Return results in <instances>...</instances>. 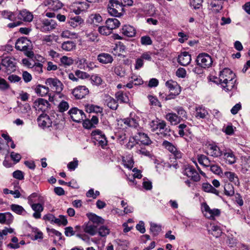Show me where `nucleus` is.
Here are the masks:
<instances>
[{"label": "nucleus", "mask_w": 250, "mask_h": 250, "mask_svg": "<svg viewBox=\"0 0 250 250\" xmlns=\"http://www.w3.org/2000/svg\"><path fill=\"white\" fill-rule=\"evenodd\" d=\"M112 71L117 76L123 77L125 75V71L123 67L121 65L114 66L112 68Z\"/></svg>", "instance_id": "3c124183"}, {"label": "nucleus", "mask_w": 250, "mask_h": 250, "mask_svg": "<svg viewBox=\"0 0 250 250\" xmlns=\"http://www.w3.org/2000/svg\"><path fill=\"white\" fill-rule=\"evenodd\" d=\"M1 64L6 68L7 73H11L15 70L16 65L13 60L9 57H6L1 60Z\"/></svg>", "instance_id": "dca6fc26"}, {"label": "nucleus", "mask_w": 250, "mask_h": 250, "mask_svg": "<svg viewBox=\"0 0 250 250\" xmlns=\"http://www.w3.org/2000/svg\"><path fill=\"white\" fill-rule=\"evenodd\" d=\"M148 98L151 105L158 106L160 107H161V104L156 97L151 95H148Z\"/></svg>", "instance_id": "0e129e2a"}, {"label": "nucleus", "mask_w": 250, "mask_h": 250, "mask_svg": "<svg viewBox=\"0 0 250 250\" xmlns=\"http://www.w3.org/2000/svg\"><path fill=\"white\" fill-rule=\"evenodd\" d=\"M163 120L156 119L154 120H152L149 124L150 130L152 132L158 131L162 122Z\"/></svg>", "instance_id": "37998d69"}, {"label": "nucleus", "mask_w": 250, "mask_h": 250, "mask_svg": "<svg viewBox=\"0 0 250 250\" xmlns=\"http://www.w3.org/2000/svg\"><path fill=\"white\" fill-rule=\"evenodd\" d=\"M2 15L4 18L8 19L11 21H14L16 19L15 14L10 11H4L2 12Z\"/></svg>", "instance_id": "052dcab7"}, {"label": "nucleus", "mask_w": 250, "mask_h": 250, "mask_svg": "<svg viewBox=\"0 0 250 250\" xmlns=\"http://www.w3.org/2000/svg\"><path fill=\"white\" fill-rule=\"evenodd\" d=\"M115 243L118 246L119 250H127L128 248V243L126 240H122L121 239H117L115 240Z\"/></svg>", "instance_id": "8fccbe9b"}, {"label": "nucleus", "mask_w": 250, "mask_h": 250, "mask_svg": "<svg viewBox=\"0 0 250 250\" xmlns=\"http://www.w3.org/2000/svg\"><path fill=\"white\" fill-rule=\"evenodd\" d=\"M86 215L91 221L90 222L94 224L97 225L98 224H103L104 222V220L102 217L97 216L95 214L89 213H87Z\"/></svg>", "instance_id": "58836bf2"}, {"label": "nucleus", "mask_w": 250, "mask_h": 250, "mask_svg": "<svg viewBox=\"0 0 250 250\" xmlns=\"http://www.w3.org/2000/svg\"><path fill=\"white\" fill-rule=\"evenodd\" d=\"M195 117L198 119H205L208 115L207 109L203 105H198L195 107Z\"/></svg>", "instance_id": "a211bd4d"}, {"label": "nucleus", "mask_w": 250, "mask_h": 250, "mask_svg": "<svg viewBox=\"0 0 250 250\" xmlns=\"http://www.w3.org/2000/svg\"><path fill=\"white\" fill-rule=\"evenodd\" d=\"M13 220V216L10 212L0 213V223L8 225Z\"/></svg>", "instance_id": "bb28decb"}, {"label": "nucleus", "mask_w": 250, "mask_h": 250, "mask_svg": "<svg viewBox=\"0 0 250 250\" xmlns=\"http://www.w3.org/2000/svg\"><path fill=\"white\" fill-rule=\"evenodd\" d=\"M10 88V86L7 82L3 78L0 77V90L5 91Z\"/></svg>", "instance_id": "13d9d810"}, {"label": "nucleus", "mask_w": 250, "mask_h": 250, "mask_svg": "<svg viewBox=\"0 0 250 250\" xmlns=\"http://www.w3.org/2000/svg\"><path fill=\"white\" fill-rule=\"evenodd\" d=\"M191 55L188 52H182L178 58V62L183 66L188 65L191 62Z\"/></svg>", "instance_id": "4be33fe9"}, {"label": "nucleus", "mask_w": 250, "mask_h": 250, "mask_svg": "<svg viewBox=\"0 0 250 250\" xmlns=\"http://www.w3.org/2000/svg\"><path fill=\"white\" fill-rule=\"evenodd\" d=\"M50 104L46 100L42 98H38L33 103V107L36 110L45 112L49 107Z\"/></svg>", "instance_id": "ddd939ff"}, {"label": "nucleus", "mask_w": 250, "mask_h": 250, "mask_svg": "<svg viewBox=\"0 0 250 250\" xmlns=\"http://www.w3.org/2000/svg\"><path fill=\"white\" fill-rule=\"evenodd\" d=\"M105 102L107 106L112 110H116L119 106L117 101L111 96L107 97Z\"/></svg>", "instance_id": "4c0bfd02"}, {"label": "nucleus", "mask_w": 250, "mask_h": 250, "mask_svg": "<svg viewBox=\"0 0 250 250\" xmlns=\"http://www.w3.org/2000/svg\"><path fill=\"white\" fill-rule=\"evenodd\" d=\"M11 209L12 211L20 215L23 214V213L26 212L23 208L18 205L12 204L11 206Z\"/></svg>", "instance_id": "5fc2aeb1"}, {"label": "nucleus", "mask_w": 250, "mask_h": 250, "mask_svg": "<svg viewBox=\"0 0 250 250\" xmlns=\"http://www.w3.org/2000/svg\"><path fill=\"white\" fill-rule=\"evenodd\" d=\"M183 173L194 182H198L200 180V176L194 167L192 166H185Z\"/></svg>", "instance_id": "0eeeda50"}, {"label": "nucleus", "mask_w": 250, "mask_h": 250, "mask_svg": "<svg viewBox=\"0 0 250 250\" xmlns=\"http://www.w3.org/2000/svg\"><path fill=\"white\" fill-rule=\"evenodd\" d=\"M203 212L205 216L209 219L214 220L215 217L219 216L220 214V210L219 209H211L207 203L202 205Z\"/></svg>", "instance_id": "9b49d317"}, {"label": "nucleus", "mask_w": 250, "mask_h": 250, "mask_svg": "<svg viewBox=\"0 0 250 250\" xmlns=\"http://www.w3.org/2000/svg\"><path fill=\"white\" fill-rule=\"evenodd\" d=\"M32 208V209L35 211V212L33 214V216L36 219H39L41 217V213L43 210V207L40 203L34 204V203H32V204H29Z\"/></svg>", "instance_id": "a878e982"}, {"label": "nucleus", "mask_w": 250, "mask_h": 250, "mask_svg": "<svg viewBox=\"0 0 250 250\" xmlns=\"http://www.w3.org/2000/svg\"><path fill=\"white\" fill-rule=\"evenodd\" d=\"M35 91L39 96L43 97L49 93V89L47 86L38 84L35 88Z\"/></svg>", "instance_id": "473e14b6"}, {"label": "nucleus", "mask_w": 250, "mask_h": 250, "mask_svg": "<svg viewBox=\"0 0 250 250\" xmlns=\"http://www.w3.org/2000/svg\"><path fill=\"white\" fill-rule=\"evenodd\" d=\"M37 122L39 125L42 128L49 127L52 125V121L49 116L44 114H42L38 118Z\"/></svg>", "instance_id": "2eb2a0df"}, {"label": "nucleus", "mask_w": 250, "mask_h": 250, "mask_svg": "<svg viewBox=\"0 0 250 250\" xmlns=\"http://www.w3.org/2000/svg\"><path fill=\"white\" fill-rule=\"evenodd\" d=\"M68 114L69 115L72 120L76 123H80L86 118V116L82 110L77 107H73L70 109Z\"/></svg>", "instance_id": "423d86ee"}, {"label": "nucleus", "mask_w": 250, "mask_h": 250, "mask_svg": "<svg viewBox=\"0 0 250 250\" xmlns=\"http://www.w3.org/2000/svg\"><path fill=\"white\" fill-rule=\"evenodd\" d=\"M171 129L169 126L167 125L165 121L162 122L157 133L160 135L161 137H168L170 136Z\"/></svg>", "instance_id": "aec40b11"}, {"label": "nucleus", "mask_w": 250, "mask_h": 250, "mask_svg": "<svg viewBox=\"0 0 250 250\" xmlns=\"http://www.w3.org/2000/svg\"><path fill=\"white\" fill-rule=\"evenodd\" d=\"M234 76L232 71L225 68L220 71L219 78L210 76L209 80L217 84H221L222 88L226 91H230L235 86L236 80H234Z\"/></svg>", "instance_id": "f257e3e1"}, {"label": "nucleus", "mask_w": 250, "mask_h": 250, "mask_svg": "<svg viewBox=\"0 0 250 250\" xmlns=\"http://www.w3.org/2000/svg\"><path fill=\"white\" fill-rule=\"evenodd\" d=\"M123 5L117 0H110L108 5V11L110 15L120 17L122 15Z\"/></svg>", "instance_id": "7ed1b4c3"}, {"label": "nucleus", "mask_w": 250, "mask_h": 250, "mask_svg": "<svg viewBox=\"0 0 250 250\" xmlns=\"http://www.w3.org/2000/svg\"><path fill=\"white\" fill-rule=\"evenodd\" d=\"M210 167V170L216 174L219 175L221 173H222V169L220 166L217 165L210 164V166H209Z\"/></svg>", "instance_id": "69168bd1"}, {"label": "nucleus", "mask_w": 250, "mask_h": 250, "mask_svg": "<svg viewBox=\"0 0 250 250\" xmlns=\"http://www.w3.org/2000/svg\"><path fill=\"white\" fill-rule=\"evenodd\" d=\"M54 223L59 226H65L67 225L68 221L65 216L60 215L59 218H55Z\"/></svg>", "instance_id": "09e8293b"}, {"label": "nucleus", "mask_w": 250, "mask_h": 250, "mask_svg": "<svg viewBox=\"0 0 250 250\" xmlns=\"http://www.w3.org/2000/svg\"><path fill=\"white\" fill-rule=\"evenodd\" d=\"M176 112H177L179 117H180V119L183 118L186 119L187 118V114L186 110L181 106L175 107L173 109Z\"/></svg>", "instance_id": "6e6d98bb"}, {"label": "nucleus", "mask_w": 250, "mask_h": 250, "mask_svg": "<svg viewBox=\"0 0 250 250\" xmlns=\"http://www.w3.org/2000/svg\"><path fill=\"white\" fill-rule=\"evenodd\" d=\"M97 60L103 64L111 63L113 61L112 56L109 54L102 53L97 56Z\"/></svg>", "instance_id": "393cba45"}, {"label": "nucleus", "mask_w": 250, "mask_h": 250, "mask_svg": "<svg viewBox=\"0 0 250 250\" xmlns=\"http://www.w3.org/2000/svg\"><path fill=\"white\" fill-rule=\"evenodd\" d=\"M135 139L146 146H148L152 143L147 134L142 132H138L137 135H135Z\"/></svg>", "instance_id": "b1692460"}, {"label": "nucleus", "mask_w": 250, "mask_h": 250, "mask_svg": "<svg viewBox=\"0 0 250 250\" xmlns=\"http://www.w3.org/2000/svg\"><path fill=\"white\" fill-rule=\"evenodd\" d=\"M115 98L121 103H128L129 101V97L126 93L122 91L116 92L115 94Z\"/></svg>", "instance_id": "f704fd0d"}, {"label": "nucleus", "mask_w": 250, "mask_h": 250, "mask_svg": "<svg viewBox=\"0 0 250 250\" xmlns=\"http://www.w3.org/2000/svg\"><path fill=\"white\" fill-rule=\"evenodd\" d=\"M222 157L228 164L231 165L236 162V157L233 152L230 149L224 150Z\"/></svg>", "instance_id": "412c9836"}, {"label": "nucleus", "mask_w": 250, "mask_h": 250, "mask_svg": "<svg viewBox=\"0 0 250 250\" xmlns=\"http://www.w3.org/2000/svg\"><path fill=\"white\" fill-rule=\"evenodd\" d=\"M110 230L106 226H101L98 228L97 232L101 237H105L109 233Z\"/></svg>", "instance_id": "864d4df0"}, {"label": "nucleus", "mask_w": 250, "mask_h": 250, "mask_svg": "<svg viewBox=\"0 0 250 250\" xmlns=\"http://www.w3.org/2000/svg\"><path fill=\"white\" fill-rule=\"evenodd\" d=\"M198 162L200 165L206 167H208L210 166L211 162L209 158L206 155L200 154L197 155Z\"/></svg>", "instance_id": "ea45409f"}, {"label": "nucleus", "mask_w": 250, "mask_h": 250, "mask_svg": "<svg viewBox=\"0 0 250 250\" xmlns=\"http://www.w3.org/2000/svg\"><path fill=\"white\" fill-rule=\"evenodd\" d=\"M71 93L76 99H81L89 93V90L85 86L80 85L73 89Z\"/></svg>", "instance_id": "4468645a"}, {"label": "nucleus", "mask_w": 250, "mask_h": 250, "mask_svg": "<svg viewBox=\"0 0 250 250\" xmlns=\"http://www.w3.org/2000/svg\"><path fill=\"white\" fill-rule=\"evenodd\" d=\"M122 33L128 37H134L136 34V30L135 28L130 25H124L122 29Z\"/></svg>", "instance_id": "7c9ffc66"}, {"label": "nucleus", "mask_w": 250, "mask_h": 250, "mask_svg": "<svg viewBox=\"0 0 250 250\" xmlns=\"http://www.w3.org/2000/svg\"><path fill=\"white\" fill-rule=\"evenodd\" d=\"M139 117L134 115L122 120V122L125 125L129 127L136 128L139 126Z\"/></svg>", "instance_id": "f3484780"}, {"label": "nucleus", "mask_w": 250, "mask_h": 250, "mask_svg": "<svg viewBox=\"0 0 250 250\" xmlns=\"http://www.w3.org/2000/svg\"><path fill=\"white\" fill-rule=\"evenodd\" d=\"M69 104L67 102L62 101L60 103L58 106L59 111L61 112H63L66 111L69 108Z\"/></svg>", "instance_id": "680f3d73"}, {"label": "nucleus", "mask_w": 250, "mask_h": 250, "mask_svg": "<svg viewBox=\"0 0 250 250\" xmlns=\"http://www.w3.org/2000/svg\"><path fill=\"white\" fill-rule=\"evenodd\" d=\"M14 229H13L7 228H5L1 231H0V247H2L3 245L4 237L7 235L8 233H12Z\"/></svg>", "instance_id": "de8ad7c7"}, {"label": "nucleus", "mask_w": 250, "mask_h": 250, "mask_svg": "<svg viewBox=\"0 0 250 250\" xmlns=\"http://www.w3.org/2000/svg\"><path fill=\"white\" fill-rule=\"evenodd\" d=\"M85 109L88 113H102L103 112V108L102 107L93 104L85 105Z\"/></svg>", "instance_id": "c756f323"}, {"label": "nucleus", "mask_w": 250, "mask_h": 250, "mask_svg": "<svg viewBox=\"0 0 250 250\" xmlns=\"http://www.w3.org/2000/svg\"><path fill=\"white\" fill-rule=\"evenodd\" d=\"M93 142L95 146L104 148L107 145L108 141L105 134L100 129H96L91 132Z\"/></svg>", "instance_id": "f03ea898"}, {"label": "nucleus", "mask_w": 250, "mask_h": 250, "mask_svg": "<svg viewBox=\"0 0 250 250\" xmlns=\"http://www.w3.org/2000/svg\"><path fill=\"white\" fill-rule=\"evenodd\" d=\"M41 21V24H36V28L42 32L50 31L55 29L56 27L57 23L54 20L45 19Z\"/></svg>", "instance_id": "39448f33"}, {"label": "nucleus", "mask_w": 250, "mask_h": 250, "mask_svg": "<svg viewBox=\"0 0 250 250\" xmlns=\"http://www.w3.org/2000/svg\"><path fill=\"white\" fill-rule=\"evenodd\" d=\"M166 85L168 88L170 92H173V93L179 95L181 93V86L176 82L172 80L167 81L166 83Z\"/></svg>", "instance_id": "6ab92c4d"}, {"label": "nucleus", "mask_w": 250, "mask_h": 250, "mask_svg": "<svg viewBox=\"0 0 250 250\" xmlns=\"http://www.w3.org/2000/svg\"><path fill=\"white\" fill-rule=\"evenodd\" d=\"M141 42L143 45H148L152 44V41L149 36H144L141 38Z\"/></svg>", "instance_id": "338daca9"}, {"label": "nucleus", "mask_w": 250, "mask_h": 250, "mask_svg": "<svg viewBox=\"0 0 250 250\" xmlns=\"http://www.w3.org/2000/svg\"><path fill=\"white\" fill-rule=\"evenodd\" d=\"M76 47V43L73 41H68L62 44V48L66 51H70Z\"/></svg>", "instance_id": "79ce46f5"}, {"label": "nucleus", "mask_w": 250, "mask_h": 250, "mask_svg": "<svg viewBox=\"0 0 250 250\" xmlns=\"http://www.w3.org/2000/svg\"><path fill=\"white\" fill-rule=\"evenodd\" d=\"M207 154L215 158H220L223 156V150L215 143L209 144L207 146Z\"/></svg>", "instance_id": "f8f14e48"}, {"label": "nucleus", "mask_w": 250, "mask_h": 250, "mask_svg": "<svg viewBox=\"0 0 250 250\" xmlns=\"http://www.w3.org/2000/svg\"><path fill=\"white\" fill-rule=\"evenodd\" d=\"M15 48L17 50L22 51L27 49H32L31 42L27 37L19 38L16 42Z\"/></svg>", "instance_id": "1a4fd4ad"}, {"label": "nucleus", "mask_w": 250, "mask_h": 250, "mask_svg": "<svg viewBox=\"0 0 250 250\" xmlns=\"http://www.w3.org/2000/svg\"><path fill=\"white\" fill-rule=\"evenodd\" d=\"M225 175L229 181L233 183L235 186H238L240 184L239 178L234 172L227 171L225 173Z\"/></svg>", "instance_id": "c9c22d12"}, {"label": "nucleus", "mask_w": 250, "mask_h": 250, "mask_svg": "<svg viewBox=\"0 0 250 250\" xmlns=\"http://www.w3.org/2000/svg\"><path fill=\"white\" fill-rule=\"evenodd\" d=\"M98 31L101 34L105 36L109 35L112 32V31L108 27L106 24L105 26H100L98 28Z\"/></svg>", "instance_id": "bf43d9fd"}, {"label": "nucleus", "mask_w": 250, "mask_h": 250, "mask_svg": "<svg viewBox=\"0 0 250 250\" xmlns=\"http://www.w3.org/2000/svg\"><path fill=\"white\" fill-rule=\"evenodd\" d=\"M179 128L178 134L180 137H183L185 134V132L189 131V128L187 125L185 124H182L178 125Z\"/></svg>", "instance_id": "4d7b16f0"}, {"label": "nucleus", "mask_w": 250, "mask_h": 250, "mask_svg": "<svg viewBox=\"0 0 250 250\" xmlns=\"http://www.w3.org/2000/svg\"><path fill=\"white\" fill-rule=\"evenodd\" d=\"M16 109L18 114L22 115L28 113L31 110V107L28 103L22 104L18 102V107Z\"/></svg>", "instance_id": "cd10ccee"}, {"label": "nucleus", "mask_w": 250, "mask_h": 250, "mask_svg": "<svg viewBox=\"0 0 250 250\" xmlns=\"http://www.w3.org/2000/svg\"><path fill=\"white\" fill-rule=\"evenodd\" d=\"M45 84L50 86L57 93H61L63 87L62 83L57 78L47 79L45 81Z\"/></svg>", "instance_id": "9d476101"}, {"label": "nucleus", "mask_w": 250, "mask_h": 250, "mask_svg": "<svg viewBox=\"0 0 250 250\" xmlns=\"http://www.w3.org/2000/svg\"><path fill=\"white\" fill-rule=\"evenodd\" d=\"M32 232L35 233V235H32L31 238L32 240H39V241H42L43 238V233L39 230L37 228H34L32 229Z\"/></svg>", "instance_id": "a18cd8bd"}, {"label": "nucleus", "mask_w": 250, "mask_h": 250, "mask_svg": "<svg viewBox=\"0 0 250 250\" xmlns=\"http://www.w3.org/2000/svg\"><path fill=\"white\" fill-rule=\"evenodd\" d=\"M225 193L227 196L234 195V189L232 185L229 183L226 184L224 187Z\"/></svg>", "instance_id": "603ef678"}, {"label": "nucleus", "mask_w": 250, "mask_h": 250, "mask_svg": "<svg viewBox=\"0 0 250 250\" xmlns=\"http://www.w3.org/2000/svg\"><path fill=\"white\" fill-rule=\"evenodd\" d=\"M208 232L211 234L216 238H218L221 236L222 231L220 227L213 225L211 226V228L208 230Z\"/></svg>", "instance_id": "c03bdc74"}, {"label": "nucleus", "mask_w": 250, "mask_h": 250, "mask_svg": "<svg viewBox=\"0 0 250 250\" xmlns=\"http://www.w3.org/2000/svg\"><path fill=\"white\" fill-rule=\"evenodd\" d=\"M83 23V20L79 16H76L73 18H71L68 21L69 25L73 28H76Z\"/></svg>", "instance_id": "72a5a7b5"}, {"label": "nucleus", "mask_w": 250, "mask_h": 250, "mask_svg": "<svg viewBox=\"0 0 250 250\" xmlns=\"http://www.w3.org/2000/svg\"><path fill=\"white\" fill-rule=\"evenodd\" d=\"M63 6V4L59 0H56L52 1L51 4V8L54 11H57L59 9L62 8Z\"/></svg>", "instance_id": "774afa93"}, {"label": "nucleus", "mask_w": 250, "mask_h": 250, "mask_svg": "<svg viewBox=\"0 0 250 250\" xmlns=\"http://www.w3.org/2000/svg\"><path fill=\"white\" fill-rule=\"evenodd\" d=\"M83 230L85 232L93 236L96 234L98 230V225L91 222H88L83 226Z\"/></svg>", "instance_id": "5701e85b"}, {"label": "nucleus", "mask_w": 250, "mask_h": 250, "mask_svg": "<svg viewBox=\"0 0 250 250\" xmlns=\"http://www.w3.org/2000/svg\"><path fill=\"white\" fill-rule=\"evenodd\" d=\"M42 67L43 65L42 63L34 62L31 69L33 71L36 72L38 74H40L42 72Z\"/></svg>", "instance_id": "e2e57ef3"}, {"label": "nucleus", "mask_w": 250, "mask_h": 250, "mask_svg": "<svg viewBox=\"0 0 250 250\" xmlns=\"http://www.w3.org/2000/svg\"><path fill=\"white\" fill-rule=\"evenodd\" d=\"M33 15L26 10L20 12L18 15V19L25 21H31L33 19Z\"/></svg>", "instance_id": "c85d7f7f"}, {"label": "nucleus", "mask_w": 250, "mask_h": 250, "mask_svg": "<svg viewBox=\"0 0 250 250\" xmlns=\"http://www.w3.org/2000/svg\"><path fill=\"white\" fill-rule=\"evenodd\" d=\"M108 27L112 31L113 29L118 28L120 25V22L116 18H109L105 22Z\"/></svg>", "instance_id": "e433bc0d"}, {"label": "nucleus", "mask_w": 250, "mask_h": 250, "mask_svg": "<svg viewBox=\"0 0 250 250\" xmlns=\"http://www.w3.org/2000/svg\"><path fill=\"white\" fill-rule=\"evenodd\" d=\"M161 226L155 223H151L150 231L153 236H157L161 231Z\"/></svg>", "instance_id": "49530a36"}, {"label": "nucleus", "mask_w": 250, "mask_h": 250, "mask_svg": "<svg viewBox=\"0 0 250 250\" xmlns=\"http://www.w3.org/2000/svg\"><path fill=\"white\" fill-rule=\"evenodd\" d=\"M202 189L205 192H210L216 195H219V192L218 190L208 183H205L202 184Z\"/></svg>", "instance_id": "a19ab883"}, {"label": "nucleus", "mask_w": 250, "mask_h": 250, "mask_svg": "<svg viewBox=\"0 0 250 250\" xmlns=\"http://www.w3.org/2000/svg\"><path fill=\"white\" fill-rule=\"evenodd\" d=\"M197 65L204 68H209L212 64V60L210 55L207 53L199 54L196 60Z\"/></svg>", "instance_id": "20e7f679"}, {"label": "nucleus", "mask_w": 250, "mask_h": 250, "mask_svg": "<svg viewBox=\"0 0 250 250\" xmlns=\"http://www.w3.org/2000/svg\"><path fill=\"white\" fill-rule=\"evenodd\" d=\"M166 118L172 125H176L181 121L180 117L174 113H168L166 115Z\"/></svg>", "instance_id": "2f4dec72"}, {"label": "nucleus", "mask_w": 250, "mask_h": 250, "mask_svg": "<svg viewBox=\"0 0 250 250\" xmlns=\"http://www.w3.org/2000/svg\"><path fill=\"white\" fill-rule=\"evenodd\" d=\"M162 146L173 155L175 159H180L182 158L183 154L171 143L165 140L163 142Z\"/></svg>", "instance_id": "6e6552de"}]
</instances>
